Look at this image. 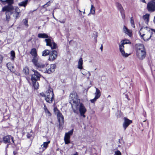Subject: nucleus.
<instances>
[{"label":"nucleus","mask_w":155,"mask_h":155,"mask_svg":"<svg viewBox=\"0 0 155 155\" xmlns=\"http://www.w3.org/2000/svg\"><path fill=\"white\" fill-rule=\"evenodd\" d=\"M5 2L8 4V5L5 6L2 8V11L11 12L12 14H13V16L15 17V19L18 18V17L21 11L20 9L17 7H13L12 4L13 3V0H6Z\"/></svg>","instance_id":"nucleus-1"},{"label":"nucleus","mask_w":155,"mask_h":155,"mask_svg":"<svg viewBox=\"0 0 155 155\" xmlns=\"http://www.w3.org/2000/svg\"><path fill=\"white\" fill-rule=\"evenodd\" d=\"M38 38H45L44 40L48 46L51 47V49H55L57 48V44L51 40L50 36H49L46 33H39L38 35Z\"/></svg>","instance_id":"nucleus-2"},{"label":"nucleus","mask_w":155,"mask_h":155,"mask_svg":"<svg viewBox=\"0 0 155 155\" xmlns=\"http://www.w3.org/2000/svg\"><path fill=\"white\" fill-rule=\"evenodd\" d=\"M136 47L137 57L140 60H143L146 56V51L144 45L143 44H137L136 45Z\"/></svg>","instance_id":"nucleus-3"},{"label":"nucleus","mask_w":155,"mask_h":155,"mask_svg":"<svg viewBox=\"0 0 155 155\" xmlns=\"http://www.w3.org/2000/svg\"><path fill=\"white\" fill-rule=\"evenodd\" d=\"M69 100L72 109L74 108L76 109V106L81 103L80 100L78 98L77 94L75 93L70 94Z\"/></svg>","instance_id":"nucleus-4"},{"label":"nucleus","mask_w":155,"mask_h":155,"mask_svg":"<svg viewBox=\"0 0 155 155\" xmlns=\"http://www.w3.org/2000/svg\"><path fill=\"white\" fill-rule=\"evenodd\" d=\"M76 109L74 108L72 109L73 112L76 114L79 112L81 116L85 117V116L84 114L87 111V109L84 104L82 103H80L76 106Z\"/></svg>","instance_id":"nucleus-5"},{"label":"nucleus","mask_w":155,"mask_h":155,"mask_svg":"<svg viewBox=\"0 0 155 155\" xmlns=\"http://www.w3.org/2000/svg\"><path fill=\"white\" fill-rule=\"evenodd\" d=\"M45 100L47 102L49 103H51L53 101L54 94L52 88L49 87L46 92Z\"/></svg>","instance_id":"nucleus-6"},{"label":"nucleus","mask_w":155,"mask_h":155,"mask_svg":"<svg viewBox=\"0 0 155 155\" xmlns=\"http://www.w3.org/2000/svg\"><path fill=\"white\" fill-rule=\"evenodd\" d=\"M143 29V28H141L140 29V34L141 37H142L144 41H147L150 39L152 36V32L151 33L150 32V29L148 27H146L143 28V29L147 31V34H143L141 35L140 31Z\"/></svg>","instance_id":"nucleus-7"},{"label":"nucleus","mask_w":155,"mask_h":155,"mask_svg":"<svg viewBox=\"0 0 155 155\" xmlns=\"http://www.w3.org/2000/svg\"><path fill=\"white\" fill-rule=\"evenodd\" d=\"M3 140L5 143H11L12 142L15 145H16L17 143L16 142V141L14 140L13 137L11 135H8L4 137L3 138Z\"/></svg>","instance_id":"nucleus-8"},{"label":"nucleus","mask_w":155,"mask_h":155,"mask_svg":"<svg viewBox=\"0 0 155 155\" xmlns=\"http://www.w3.org/2000/svg\"><path fill=\"white\" fill-rule=\"evenodd\" d=\"M73 132V129H72L68 132L66 133L65 134L64 140L66 144H68L70 143V136L72 135Z\"/></svg>","instance_id":"nucleus-9"},{"label":"nucleus","mask_w":155,"mask_h":155,"mask_svg":"<svg viewBox=\"0 0 155 155\" xmlns=\"http://www.w3.org/2000/svg\"><path fill=\"white\" fill-rule=\"evenodd\" d=\"M147 9L150 12L155 11V2L153 1L149 2L147 4Z\"/></svg>","instance_id":"nucleus-10"},{"label":"nucleus","mask_w":155,"mask_h":155,"mask_svg":"<svg viewBox=\"0 0 155 155\" xmlns=\"http://www.w3.org/2000/svg\"><path fill=\"white\" fill-rule=\"evenodd\" d=\"M28 81L29 82L30 81H31L32 84L33 85L34 88L35 89H37L38 88L39 85L38 82H37V81L39 80L40 78H27Z\"/></svg>","instance_id":"nucleus-11"},{"label":"nucleus","mask_w":155,"mask_h":155,"mask_svg":"<svg viewBox=\"0 0 155 155\" xmlns=\"http://www.w3.org/2000/svg\"><path fill=\"white\" fill-rule=\"evenodd\" d=\"M57 54L58 53L56 51L53 50L51 51L49 54V60L53 61L56 58Z\"/></svg>","instance_id":"nucleus-12"},{"label":"nucleus","mask_w":155,"mask_h":155,"mask_svg":"<svg viewBox=\"0 0 155 155\" xmlns=\"http://www.w3.org/2000/svg\"><path fill=\"white\" fill-rule=\"evenodd\" d=\"M124 47L122 45L119 46V49L121 55L124 57L127 58L130 55V54L126 53L124 51Z\"/></svg>","instance_id":"nucleus-13"},{"label":"nucleus","mask_w":155,"mask_h":155,"mask_svg":"<svg viewBox=\"0 0 155 155\" xmlns=\"http://www.w3.org/2000/svg\"><path fill=\"white\" fill-rule=\"evenodd\" d=\"M124 121L123 124V127L124 130H125L127 127L131 123H132V121L130 120L126 117L124 118Z\"/></svg>","instance_id":"nucleus-14"},{"label":"nucleus","mask_w":155,"mask_h":155,"mask_svg":"<svg viewBox=\"0 0 155 155\" xmlns=\"http://www.w3.org/2000/svg\"><path fill=\"white\" fill-rule=\"evenodd\" d=\"M56 66L55 64H51L48 66L46 69L47 72L48 74H50L55 71Z\"/></svg>","instance_id":"nucleus-15"},{"label":"nucleus","mask_w":155,"mask_h":155,"mask_svg":"<svg viewBox=\"0 0 155 155\" xmlns=\"http://www.w3.org/2000/svg\"><path fill=\"white\" fill-rule=\"evenodd\" d=\"M35 66L39 69H41V70L43 72H45L46 70L45 69V64L41 62H38L35 64Z\"/></svg>","instance_id":"nucleus-16"},{"label":"nucleus","mask_w":155,"mask_h":155,"mask_svg":"<svg viewBox=\"0 0 155 155\" xmlns=\"http://www.w3.org/2000/svg\"><path fill=\"white\" fill-rule=\"evenodd\" d=\"M57 117L60 125L63 124L64 123V117L62 114L58 111L57 113Z\"/></svg>","instance_id":"nucleus-17"},{"label":"nucleus","mask_w":155,"mask_h":155,"mask_svg":"<svg viewBox=\"0 0 155 155\" xmlns=\"http://www.w3.org/2000/svg\"><path fill=\"white\" fill-rule=\"evenodd\" d=\"M124 32L130 37L132 36V31L131 30L128 29L125 26H124L123 28Z\"/></svg>","instance_id":"nucleus-18"},{"label":"nucleus","mask_w":155,"mask_h":155,"mask_svg":"<svg viewBox=\"0 0 155 155\" xmlns=\"http://www.w3.org/2000/svg\"><path fill=\"white\" fill-rule=\"evenodd\" d=\"M83 60L82 58H80L78 62L77 68L81 70L83 69Z\"/></svg>","instance_id":"nucleus-19"},{"label":"nucleus","mask_w":155,"mask_h":155,"mask_svg":"<svg viewBox=\"0 0 155 155\" xmlns=\"http://www.w3.org/2000/svg\"><path fill=\"white\" fill-rule=\"evenodd\" d=\"M131 42L129 40H124L121 41L120 44H119V46H120L121 45L124 46V45L127 44H130Z\"/></svg>","instance_id":"nucleus-20"},{"label":"nucleus","mask_w":155,"mask_h":155,"mask_svg":"<svg viewBox=\"0 0 155 155\" xmlns=\"http://www.w3.org/2000/svg\"><path fill=\"white\" fill-rule=\"evenodd\" d=\"M150 14H147L144 15L143 17V18L145 21V23L146 24H148L149 22V18Z\"/></svg>","instance_id":"nucleus-21"},{"label":"nucleus","mask_w":155,"mask_h":155,"mask_svg":"<svg viewBox=\"0 0 155 155\" xmlns=\"http://www.w3.org/2000/svg\"><path fill=\"white\" fill-rule=\"evenodd\" d=\"M34 74L31 75V78H40L41 77L40 74L37 71L35 70L33 71Z\"/></svg>","instance_id":"nucleus-22"},{"label":"nucleus","mask_w":155,"mask_h":155,"mask_svg":"<svg viewBox=\"0 0 155 155\" xmlns=\"http://www.w3.org/2000/svg\"><path fill=\"white\" fill-rule=\"evenodd\" d=\"M95 88H96V91L95 93V97L98 99L101 96V91L100 90L97 88L95 87Z\"/></svg>","instance_id":"nucleus-23"},{"label":"nucleus","mask_w":155,"mask_h":155,"mask_svg":"<svg viewBox=\"0 0 155 155\" xmlns=\"http://www.w3.org/2000/svg\"><path fill=\"white\" fill-rule=\"evenodd\" d=\"M50 141H49L48 142H44L43 144L41 145V147L43 149L45 150L48 147V144L50 143Z\"/></svg>","instance_id":"nucleus-24"},{"label":"nucleus","mask_w":155,"mask_h":155,"mask_svg":"<svg viewBox=\"0 0 155 155\" xmlns=\"http://www.w3.org/2000/svg\"><path fill=\"white\" fill-rule=\"evenodd\" d=\"M82 74L85 75L86 77H88V78L91 75L90 72L85 70L84 69H83Z\"/></svg>","instance_id":"nucleus-25"},{"label":"nucleus","mask_w":155,"mask_h":155,"mask_svg":"<svg viewBox=\"0 0 155 155\" xmlns=\"http://www.w3.org/2000/svg\"><path fill=\"white\" fill-rule=\"evenodd\" d=\"M30 54L33 57L38 56L36 50L35 48H33L31 50Z\"/></svg>","instance_id":"nucleus-26"},{"label":"nucleus","mask_w":155,"mask_h":155,"mask_svg":"<svg viewBox=\"0 0 155 155\" xmlns=\"http://www.w3.org/2000/svg\"><path fill=\"white\" fill-rule=\"evenodd\" d=\"M117 6L120 12L124 11V10L121 4L118 3H116Z\"/></svg>","instance_id":"nucleus-27"},{"label":"nucleus","mask_w":155,"mask_h":155,"mask_svg":"<svg viewBox=\"0 0 155 155\" xmlns=\"http://www.w3.org/2000/svg\"><path fill=\"white\" fill-rule=\"evenodd\" d=\"M28 2V0H25L24 1H22L19 3L18 5L20 6H24L25 7L27 4Z\"/></svg>","instance_id":"nucleus-28"},{"label":"nucleus","mask_w":155,"mask_h":155,"mask_svg":"<svg viewBox=\"0 0 155 155\" xmlns=\"http://www.w3.org/2000/svg\"><path fill=\"white\" fill-rule=\"evenodd\" d=\"M38 56H34L32 60V61L35 65L38 63Z\"/></svg>","instance_id":"nucleus-29"},{"label":"nucleus","mask_w":155,"mask_h":155,"mask_svg":"<svg viewBox=\"0 0 155 155\" xmlns=\"http://www.w3.org/2000/svg\"><path fill=\"white\" fill-rule=\"evenodd\" d=\"M50 51L48 50H45L42 52V56H46L50 54Z\"/></svg>","instance_id":"nucleus-30"},{"label":"nucleus","mask_w":155,"mask_h":155,"mask_svg":"<svg viewBox=\"0 0 155 155\" xmlns=\"http://www.w3.org/2000/svg\"><path fill=\"white\" fill-rule=\"evenodd\" d=\"M95 8L93 5H91V8L90 9V13L94 15L95 13Z\"/></svg>","instance_id":"nucleus-31"},{"label":"nucleus","mask_w":155,"mask_h":155,"mask_svg":"<svg viewBox=\"0 0 155 155\" xmlns=\"http://www.w3.org/2000/svg\"><path fill=\"white\" fill-rule=\"evenodd\" d=\"M11 57H12L11 60H14V58H15V53L13 51H11Z\"/></svg>","instance_id":"nucleus-32"},{"label":"nucleus","mask_w":155,"mask_h":155,"mask_svg":"<svg viewBox=\"0 0 155 155\" xmlns=\"http://www.w3.org/2000/svg\"><path fill=\"white\" fill-rule=\"evenodd\" d=\"M23 71L25 72L26 74H28L29 72V69L28 67H25L23 69Z\"/></svg>","instance_id":"nucleus-33"},{"label":"nucleus","mask_w":155,"mask_h":155,"mask_svg":"<svg viewBox=\"0 0 155 155\" xmlns=\"http://www.w3.org/2000/svg\"><path fill=\"white\" fill-rule=\"evenodd\" d=\"M114 155H121V152L119 150H117L114 151Z\"/></svg>","instance_id":"nucleus-34"},{"label":"nucleus","mask_w":155,"mask_h":155,"mask_svg":"<svg viewBox=\"0 0 155 155\" xmlns=\"http://www.w3.org/2000/svg\"><path fill=\"white\" fill-rule=\"evenodd\" d=\"M130 23L131 25V26L133 28H135V25L134 24V21L133 18L132 17L131 18H130Z\"/></svg>","instance_id":"nucleus-35"},{"label":"nucleus","mask_w":155,"mask_h":155,"mask_svg":"<svg viewBox=\"0 0 155 155\" xmlns=\"http://www.w3.org/2000/svg\"><path fill=\"white\" fill-rule=\"evenodd\" d=\"M24 23L25 25L27 27L28 26V20L27 19H25L23 20Z\"/></svg>","instance_id":"nucleus-36"},{"label":"nucleus","mask_w":155,"mask_h":155,"mask_svg":"<svg viewBox=\"0 0 155 155\" xmlns=\"http://www.w3.org/2000/svg\"><path fill=\"white\" fill-rule=\"evenodd\" d=\"M53 2V0H52L51 1H49L48 2L45 4L43 6H48L50 5L51 3H52Z\"/></svg>","instance_id":"nucleus-37"},{"label":"nucleus","mask_w":155,"mask_h":155,"mask_svg":"<svg viewBox=\"0 0 155 155\" xmlns=\"http://www.w3.org/2000/svg\"><path fill=\"white\" fill-rule=\"evenodd\" d=\"M11 65L10 63H8L7 64V66L8 67V68L11 71L12 69L14 67L13 66H12L11 67H9L10 65Z\"/></svg>","instance_id":"nucleus-38"},{"label":"nucleus","mask_w":155,"mask_h":155,"mask_svg":"<svg viewBox=\"0 0 155 155\" xmlns=\"http://www.w3.org/2000/svg\"><path fill=\"white\" fill-rule=\"evenodd\" d=\"M122 18L123 19H124L125 18V15L124 11L120 12Z\"/></svg>","instance_id":"nucleus-39"},{"label":"nucleus","mask_w":155,"mask_h":155,"mask_svg":"<svg viewBox=\"0 0 155 155\" xmlns=\"http://www.w3.org/2000/svg\"><path fill=\"white\" fill-rule=\"evenodd\" d=\"M6 11V20L7 21H8L9 20L10 17H9V16H8L7 15V14H8V12H9V11Z\"/></svg>","instance_id":"nucleus-40"},{"label":"nucleus","mask_w":155,"mask_h":155,"mask_svg":"<svg viewBox=\"0 0 155 155\" xmlns=\"http://www.w3.org/2000/svg\"><path fill=\"white\" fill-rule=\"evenodd\" d=\"M45 113L48 116H50L51 115V113L50 112L48 109L45 110Z\"/></svg>","instance_id":"nucleus-41"},{"label":"nucleus","mask_w":155,"mask_h":155,"mask_svg":"<svg viewBox=\"0 0 155 155\" xmlns=\"http://www.w3.org/2000/svg\"><path fill=\"white\" fill-rule=\"evenodd\" d=\"M97 99L98 98H96V97H95L93 99H92L91 100V103H94L97 100Z\"/></svg>","instance_id":"nucleus-42"},{"label":"nucleus","mask_w":155,"mask_h":155,"mask_svg":"<svg viewBox=\"0 0 155 155\" xmlns=\"http://www.w3.org/2000/svg\"><path fill=\"white\" fill-rule=\"evenodd\" d=\"M40 95L43 97H46V94H45L44 92H42L40 93Z\"/></svg>","instance_id":"nucleus-43"},{"label":"nucleus","mask_w":155,"mask_h":155,"mask_svg":"<svg viewBox=\"0 0 155 155\" xmlns=\"http://www.w3.org/2000/svg\"><path fill=\"white\" fill-rule=\"evenodd\" d=\"M3 58V56L2 55H0V64L2 62Z\"/></svg>","instance_id":"nucleus-44"},{"label":"nucleus","mask_w":155,"mask_h":155,"mask_svg":"<svg viewBox=\"0 0 155 155\" xmlns=\"http://www.w3.org/2000/svg\"><path fill=\"white\" fill-rule=\"evenodd\" d=\"M31 136V135L29 133H28L27 135V137L28 138H30Z\"/></svg>","instance_id":"nucleus-45"},{"label":"nucleus","mask_w":155,"mask_h":155,"mask_svg":"<svg viewBox=\"0 0 155 155\" xmlns=\"http://www.w3.org/2000/svg\"><path fill=\"white\" fill-rule=\"evenodd\" d=\"M44 109L45 111L48 109L46 105L45 104L44 105Z\"/></svg>","instance_id":"nucleus-46"},{"label":"nucleus","mask_w":155,"mask_h":155,"mask_svg":"<svg viewBox=\"0 0 155 155\" xmlns=\"http://www.w3.org/2000/svg\"><path fill=\"white\" fill-rule=\"evenodd\" d=\"M140 1L143 3H146L145 0H140Z\"/></svg>","instance_id":"nucleus-47"},{"label":"nucleus","mask_w":155,"mask_h":155,"mask_svg":"<svg viewBox=\"0 0 155 155\" xmlns=\"http://www.w3.org/2000/svg\"><path fill=\"white\" fill-rule=\"evenodd\" d=\"M103 45H101V47H100V49H101V51H102V50H103Z\"/></svg>","instance_id":"nucleus-48"},{"label":"nucleus","mask_w":155,"mask_h":155,"mask_svg":"<svg viewBox=\"0 0 155 155\" xmlns=\"http://www.w3.org/2000/svg\"><path fill=\"white\" fill-rule=\"evenodd\" d=\"M151 30V32H152V31H154L155 33V29H150Z\"/></svg>","instance_id":"nucleus-49"},{"label":"nucleus","mask_w":155,"mask_h":155,"mask_svg":"<svg viewBox=\"0 0 155 155\" xmlns=\"http://www.w3.org/2000/svg\"><path fill=\"white\" fill-rule=\"evenodd\" d=\"M153 21L154 24H155V16L154 17Z\"/></svg>","instance_id":"nucleus-50"},{"label":"nucleus","mask_w":155,"mask_h":155,"mask_svg":"<svg viewBox=\"0 0 155 155\" xmlns=\"http://www.w3.org/2000/svg\"><path fill=\"white\" fill-rule=\"evenodd\" d=\"M74 155H78V154L77 152H76L75 154H74Z\"/></svg>","instance_id":"nucleus-51"},{"label":"nucleus","mask_w":155,"mask_h":155,"mask_svg":"<svg viewBox=\"0 0 155 155\" xmlns=\"http://www.w3.org/2000/svg\"><path fill=\"white\" fill-rule=\"evenodd\" d=\"M111 97V96H110V95H109L107 97H108H108Z\"/></svg>","instance_id":"nucleus-52"},{"label":"nucleus","mask_w":155,"mask_h":155,"mask_svg":"<svg viewBox=\"0 0 155 155\" xmlns=\"http://www.w3.org/2000/svg\"><path fill=\"white\" fill-rule=\"evenodd\" d=\"M85 11H84L83 12V13L84 14H85Z\"/></svg>","instance_id":"nucleus-53"},{"label":"nucleus","mask_w":155,"mask_h":155,"mask_svg":"<svg viewBox=\"0 0 155 155\" xmlns=\"http://www.w3.org/2000/svg\"><path fill=\"white\" fill-rule=\"evenodd\" d=\"M79 11L80 12H81L80 10H79Z\"/></svg>","instance_id":"nucleus-54"},{"label":"nucleus","mask_w":155,"mask_h":155,"mask_svg":"<svg viewBox=\"0 0 155 155\" xmlns=\"http://www.w3.org/2000/svg\"><path fill=\"white\" fill-rule=\"evenodd\" d=\"M97 36H96L95 37V38H97Z\"/></svg>","instance_id":"nucleus-55"},{"label":"nucleus","mask_w":155,"mask_h":155,"mask_svg":"<svg viewBox=\"0 0 155 155\" xmlns=\"http://www.w3.org/2000/svg\"><path fill=\"white\" fill-rule=\"evenodd\" d=\"M96 42L97 41V39H96Z\"/></svg>","instance_id":"nucleus-56"},{"label":"nucleus","mask_w":155,"mask_h":155,"mask_svg":"<svg viewBox=\"0 0 155 155\" xmlns=\"http://www.w3.org/2000/svg\"><path fill=\"white\" fill-rule=\"evenodd\" d=\"M63 23V21H62V22H61V23Z\"/></svg>","instance_id":"nucleus-57"},{"label":"nucleus","mask_w":155,"mask_h":155,"mask_svg":"<svg viewBox=\"0 0 155 155\" xmlns=\"http://www.w3.org/2000/svg\"><path fill=\"white\" fill-rule=\"evenodd\" d=\"M63 23V21H62V22H61V23Z\"/></svg>","instance_id":"nucleus-58"}]
</instances>
